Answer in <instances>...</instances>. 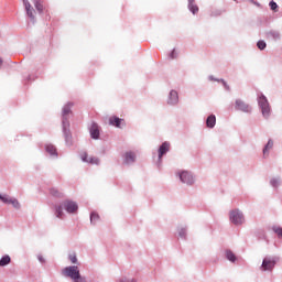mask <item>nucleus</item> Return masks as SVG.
<instances>
[{"instance_id":"20e7f679","label":"nucleus","mask_w":282,"mask_h":282,"mask_svg":"<svg viewBox=\"0 0 282 282\" xmlns=\"http://www.w3.org/2000/svg\"><path fill=\"white\" fill-rule=\"evenodd\" d=\"M275 265H276L275 259L264 258L262 261V264L260 267V270H262V272H272V270H274Z\"/></svg>"},{"instance_id":"aec40b11","label":"nucleus","mask_w":282,"mask_h":282,"mask_svg":"<svg viewBox=\"0 0 282 282\" xmlns=\"http://www.w3.org/2000/svg\"><path fill=\"white\" fill-rule=\"evenodd\" d=\"M274 147V141L269 140L267 145L263 149V155H268V151H270V149H272Z\"/></svg>"},{"instance_id":"2eb2a0df","label":"nucleus","mask_w":282,"mask_h":282,"mask_svg":"<svg viewBox=\"0 0 282 282\" xmlns=\"http://www.w3.org/2000/svg\"><path fill=\"white\" fill-rule=\"evenodd\" d=\"M178 100H180V97L177 95V91L175 90L170 91L169 105H177Z\"/></svg>"},{"instance_id":"412c9836","label":"nucleus","mask_w":282,"mask_h":282,"mask_svg":"<svg viewBox=\"0 0 282 282\" xmlns=\"http://www.w3.org/2000/svg\"><path fill=\"white\" fill-rule=\"evenodd\" d=\"M45 149L50 155H57L56 148L53 144H47Z\"/></svg>"},{"instance_id":"cd10ccee","label":"nucleus","mask_w":282,"mask_h":282,"mask_svg":"<svg viewBox=\"0 0 282 282\" xmlns=\"http://www.w3.org/2000/svg\"><path fill=\"white\" fill-rule=\"evenodd\" d=\"M98 219H100V216H98V214H96V213H91V215H90L91 224H94V221H98Z\"/></svg>"},{"instance_id":"f8f14e48","label":"nucleus","mask_w":282,"mask_h":282,"mask_svg":"<svg viewBox=\"0 0 282 282\" xmlns=\"http://www.w3.org/2000/svg\"><path fill=\"white\" fill-rule=\"evenodd\" d=\"M171 149V143L164 142L159 149V160H162L163 155H166Z\"/></svg>"},{"instance_id":"393cba45","label":"nucleus","mask_w":282,"mask_h":282,"mask_svg":"<svg viewBox=\"0 0 282 282\" xmlns=\"http://www.w3.org/2000/svg\"><path fill=\"white\" fill-rule=\"evenodd\" d=\"M68 259L70 263H78V258L76 257V253H69Z\"/></svg>"},{"instance_id":"f03ea898","label":"nucleus","mask_w":282,"mask_h":282,"mask_svg":"<svg viewBox=\"0 0 282 282\" xmlns=\"http://www.w3.org/2000/svg\"><path fill=\"white\" fill-rule=\"evenodd\" d=\"M258 105L261 108L262 115L268 118L270 116V102H268V98L263 94L259 96Z\"/></svg>"},{"instance_id":"473e14b6","label":"nucleus","mask_w":282,"mask_h":282,"mask_svg":"<svg viewBox=\"0 0 282 282\" xmlns=\"http://www.w3.org/2000/svg\"><path fill=\"white\" fill-rule=\"evenodd\" d=\"M271 184H272V186H276V185L279 184V181L272 180V181H271Z\"/></svg>"},{"instance_id":"9b49d317","label":"nucleus","mask_w":282,"mask_h":282,"mask_svg":"<svg viewBox=\"0 0 282 282\" xmlns=\"http://www.w3.org/2000/svg\"><path fill=\"white\" fill-rule=\"evenodd\" d=\"M90 135L93 140H98L100 138V128L98 127V123L93 122L90 126Z\"/></svg>"},{"instance_id":"dca6fc26","label":"nucleus","mask_w":282,"mask_h":282,"mask_svg":"<svg viewBox=\"0 0 282 282\" xmlns=\"http://www.w3.org/2000/svg\"><path fill=\"white\" fill-rule=\"evenodd\" d=\"M215 124H217V118L215 117V115H212L207 118L206 126L208 127V129H213Z\"/></svg>"},{"instance_id":"7ed1b4c3","label":"nucleus","mask_w":282,"mask_h":282,"mask_svg":"<svg viewBox=\"0 0 282 282\" xmlns=\"http://www.w3.org/2000/svg\"><path fill=\"white\" fill-rule=\"evenodd\" d=\"M229 219L231 224H235V226H241V224L245 221L243 214H241L239 209L231 210L229 214Z\"/></svg>"},{"instance_id":"c9c22d12","label":"nucleus","mask_w":282,"mask_h":282,"mask_svg":"<svg viewBox=\"0 0 282 282\" xmlns=\"http://www.w3.org/2000/svg\"><path fill=\"white\" fill-rule=\"evenodd\" d=\"M3 63V61L0 59V65Z\"/></svg>"},{"instance_id":"5701e85b","label":"nucleus","mask_w":282,"mask_h":282,"mask_svg":"<svg viewBox=\"0 0 282 282\" xmlns=\"http://www.w3.org/2000/svg\"><path fill=\"white\" fill-rule=\"evenodd\" d=\"M226 257L228 261H231L232 263H235V261L237 260V257H235V253H232V251H226Z\"/></svg>"},{"instance_id":"1a4fd4ad","label":"nucleus","mask_w":282,"mask_h":282,"mask_svg":"<svg viewBox=\"0 0 282 282\" xmlns=\"http://www.w3.org/2000/svg\"><path fill=\"white\" fill-rule=\"evenodd\" d=\"M236 109L238 111H243L245 113H250V111H252V108H250V105L246 104L241 99L236 100Z\"/></svg>"},{"instance_id":"a878e982","label":"nucleus","mask_w":282,"mask_h":282,"mask_svg":"<svg viewBox=\"0 0 282 282\" xmlns=\"http://www.w3.org/2000/svg\"><path fill=\"white\" fill-rule=\"evenodd\" d=\"M273 231L278 235L279 239H282V228L281 227H273Z\"/></svg>"},{"instance_id":"ddd939ff","label":"nucleus","mask_w":282,"mask_h":282,"mask_svg":"<svg viewBox=\"0 0 282 282\" xmlns=\"http://www.w3.org/2000/svg\"><path fill=\"white\" fill-rule=\"evenodd\" d=\"M23 6H24V8H25V10H26L28 17H29L32 21H34V9H32V4H30V1L23 0Z\"/></svg>"},{"instance_id":"39448f33","label":"nucleus","mask_w":282,"mask_h":282,"mask_svg":"<svg viewBox=\"0 0 282 282\" xmlns=\"http://www.w3.org/2000/svg\"><path fill=\"white\" fill-rule=\"evenodd\" d=\"M72 107H74V104L68 102L64 106L63 108V127H64V131H67V127H69V122L65 121V119L67 118V116H69V113H72Z\"/></svg>"},{"instance_id":"b1692460","label":"nucleus","mask_w":282,"mask_h":282,"mask_svg":"<svg viewBox=\"0 0 282 282\" xmlns=\"http://www.w3.org/2000/svg\"><path fill=\"white\" fill-rule=\"evenodd\" d=\"M35 10H37V12H43L44 10L43 2L35 1Z\"/></svg>"},{"instance_id":"f3484780","label":"nucleus","mask_w":282,"mask_h":282,"mask_svg":"<svg viewBox=\"0 0 282 282\" xmlns=\"http://www.w3.org/2000/svg\"><path fill=\"white\" fill-rule=\"evenodd\" d=\"M123 122L122 119L118 118V117H111L109 119V123L112 126V127H118L120 128V124Z\"/></svg>"},{"instance_id":"f704fd0d","label":"nucleus","mask_w":282,"mask_h":282,"mask_svg":"<svg viewBox=\"0 0 282 282\" xmlns=\"http://www.w3.org/2000/svg\"><path fill=\"white\" fill-rule=\"evenodd\" d=\"M173 54H175V51H174V52H172V58H173Z\"/></svg>"},{"instance_id":"72a5a7b5","label":"nucleus","mask_w":282,"mask_h":282,"mask_svg":"<svg viewBox=\"0 0 282 282\" xmlns=\"http://www.w3.org/2000/svg\"><path fill=\"white\" fill-rule=\"evenodd\" d=\"M247 1H249L250 3H254V0H247Z\"/></svg>"},{"instance_id":"9d476101","label":"nucleus","mask_w":282,"mask_h":282,"mask_svg":"<svg viewBox=\"0 0 282 282\" xmlns=\"http://www.w3.org/2000/svg\"><path fill=\"white\" fill-rule=\"evenodd\" d=\"M80 158H82L83 162H88V164H99L100 163V160H98V158L89 156L87 154V152H83L80 154Z\"/></svg>"},{"instance_id":"c85d7f7f","label":"nucleus","mask_w":282,"mask_h":282,"mask_svg":"<svg viewBox=\"0 0 282 282\" xmlns=\"http://www.w3.org/2000/svg\"><path fill=\"white\" fill-rule=\"evenodd\" d=\"M51 195H53V197H61L62 194H61V192H58V189L52 188Z\"/></svg>"},{"instance_id":"f257e3e1","label":"nucleus","mask_w":282,"mask_h":282,"mask_svg":"<svg viewBox=\"0 0 282 282\" xmlns=\"http://www.w3.org/2000/svg\"><path fill=\"white\" fill-rule=\"evenodd\" d=\"M63 276L72 279L74 282H85V278L80 275V269L77 265L66 267L62 270Z\"/></svg>"},{"instance_id":"2f4dec72","label":"nucleus","mask_w":282,"mask_h":282,"mask_svg":"<svg viewBox=\"0 0 282 282\" xmlns=\"http://www.w3.org/2000/svg\"><path fill=\"white\" fill-rule=\"evenodd\" d=\"M220 83H223V85L226 89H228V90L230 89V86H228V83H226V80L221 79Z\"/></svg>"},{"instance_id":"a211bd4d","label":"nucleus","mask_w":282,"mask_h":282,"mask_svg":"<svg viewBox=\"0 0 282 282\" xmlns=\"http://www.w3.org/2000/svg\"><path fill=\"white\" fill-rule=\"evenodd\" d=\"M188 10H191L194 14H197V12H199V7H197V4H195V0H188Z\"/></svg>"},{"instance_id":"c756f323","label":"nucleus","mask_w":282,"mask_h":282,"mask_svg":"<svg viewBox=\"0 0 282 282\" xmlns=\"http://www.w3.org/2000/svg\"><path fill=\"white\" fill-rule=\"evenodd\" d=\"M269 6H270L271 10H273V11H276V8H279L276 2H274V1H271Z\"/></svg>"},{"instance_id":"7c9ffc66","label":"nucleus","mask_w":282,"mask_h":282,"mask_svg":"<svg viewBox=\"0 0 282 282\" xmlns=\"http://www.w3.org/2000/svg\"><path fill=\"white\" fill-rule=\"evenodd\" d=\"M178 235L180 237H186V229H180Z\"/></svg>"},{"instance_id":"6ab92c4d","label":"nucleus","mask_w":282,"mask_h":282,"mask_svg":"<svg viewBox=\"0 0 282 282\" xmlns=\"http://www.w3.org/2000/svg\"><path fill=\"white\" fill-rule=\"evenodd\" d=\"M63 205L55 206V216L57 217V219H63Z\"/></svg>"},{"instance_id":"0eeeda50","label":"nucleus","mask_w":282,"mask_h":282,"mask_svg":"<svg viewBox=\"0 0 282 282\" xmlns=\"http://www.w3.org/2000/svg\"><path fill=\"white\" fill-rule=\"evenodd\" d=\"M62 206H64L65 210L69 214H74L78 210V204L73 200H64L62 203Z\"/></svg>"},{"instance_id":"bb28decb","label":"nucleus","mask_w":282,"mask_h":282,"mask_svg":"<svg viewBox=\"0 0 282 282\" xmlns=\"http://www.w3.org/2000/svg\"><path fill=\"white\" fill-rule=\"evenodd\" d=\"M257 47H259L260 50H265L267 47L265 41H262V40L258 41Z\"/></svg>"},{"instance_id":"4468645a","label":"nucleus","mask_w":282,"mask_h":282,"mask_svg":"<svg viewBox=\"0 0 282 282\" xmlns=\"http://www.w3.org/2000/svg\"><path fill=\"white\" fill-rule=\"evenodd\" d=\"M123 158L124 164H133V162H135V153L133 152H126Z\"/></svg>"},{"instance_id":"6e6552de","label":"nucleus","mask_w":282,"mask_h":282,"mask_svg":"<svg viewBox=\"0 0 282 282\" xmlns=\"http://www.w3.org/2000/svg\"><path fill=\"white\" fill-rule=\"evenodd\" d=\"M180 180H181V182H183V184H188V185H192L195 182V178H193V174H191L187 171H183L180 174Z\"/></svg>"},{"instance_id":"4be33fe9","label":"nucleus","mask_w":282,"mask_h":282,"mask_svg":"<svg viewBox=\"0 0 282 282\" xmlns=\"http://www.w3.org/2000/svg\"><path fill=\"white\" fill-rule=\"evenodd\" d=\"M10 261H11L10 256H3L0 259V267L3 268L4 265H8Z\"/></svg>"},{"instance_id":"423d86ee","label":"nucleus","mask_w":282,"mask_h":282,"mask_svg":"<svg viewBox=\"0 0 282 282\" xmlns=\"http://www.w3.org/2000/svg\"><path fill=\"white\" fill-rule=\"evenodd\" d=\"M0 200L3 202V204H11L13 208H17V209L21 208V204L19 203V200L8 195L0 194Z\"/></svg>"}]
</instances>
